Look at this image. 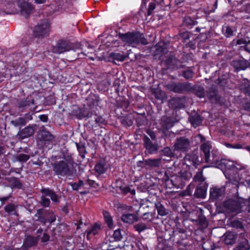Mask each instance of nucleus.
Instances as JSON below:
<instances>
[{
    "instance_id": "nucleus-1",
    "label": "nucleus",
    "mask_w": 250,
    "mask_h": 250,
    "mask_svg": "<svg viewBox=\"0 0 250 250\" xmlns=\"http://www.w3.org/2000/svg\"><path fill=\"white\" fill-rule=\"evenodd\" d=\"M74 163L71 159L60 161L53 165V170L61 176H72L76 174Z\"/></svg>"
},
{
    "instance_id": "nucleus-2",
    "label": "nucleus",
    "mask_w": 250,
    "mask_h": 250,
    "mask_svg": "<svg viewBox=\"0 0 250 250\" xmlns=\"http://www.w3.org/2000/svg\"><path fill=\"white\" fill-rule=\"evenodd\" d=\"M119 38L125 44L132 47H136L141 43L146 45L148 43L144 36L138 32H127L125 34L119 33Z\"/></svg>"
},
{
    "instance_id": "nucleus-3",
    "label": "nucleus",
    "mask_w": 250,
    "mask_h": 250,
    "mask_svg": "<svg viewBox=\"0 0 250 250\" xmlns=\"http://www.w3.org/2000/svg\"><path fill=\"white\" fill-rule=\"evenodd\" d=\"M247 202V199L242 198H237L236 199H229L225 201L223 204V207L225 212L233 216L241 212L243 204Z\"/></svg>"
},
{
    "instance_id": "nucleus-4",
    "label": "nucleus",
    "mask_w": 250,
    "mask_h": 250,
    "mask_svg": "<svg viewBox=\"0 0 250 250\" xmlns=\"http://www.w3.org/2000/svg\"><path fill=\"white\" fill-rule=\"evenodd\" d=\"M81 49V44L80 43H72L66 41H61L53 49V52L61 54L69 50L76 52Z\"/></svg>"
},
{
    "instance_id": "nucleus-5",
    "label": "nucleus",
    "mask_w": 250,
    "mask_h": 250,
    "mask_svg": "<svg viewBox=\"0 0 250 250\" xmlns=\"http://www.w3.org/2000/svg\"><path fill=\"white\" fill-rule=\"evenodd\" d=\"M35 216L37 220L44 225L46 222L52 223L56 219V215L52 210H46L44 209H39L37 210Z\"/></svg>"
},
{
    "instance_id": "nucleus-6",
    "label": "nucleus",
    "mask_w": 250,
    "mask_h": 250,
    "mask_svg": "<svg viewBox=\"0 0 250 250\" xmlns=\"http://www.w3.org/2000/svg\"><path fill=\"white\" fill-rule=\"evenodd\" d=\"M211 149V146L209 142H207L204 143V157L205 162L208 164V165L204 166V168L209 167H215L216 164L217 160L215 159L214 154L212 153L211 156L210 155Z\"/></svg>"
},
{
    "instance_id": "nucleus-7",
    "label": "nucleus",
    "mask_w": 250,
    "mask_h": 250,
    "mask_svg": "<svg viewBox=\"0 0 250 250\" xmlns=\"http://www.w3.org/2000/svg\"><path fill=\"white\" fill-rule=\"evenodd\" d=\"M165 87L167 89L176 93H183L189 91L191 89L190 85L187 83H171L166 84Z\"/></svg>"
},
{
    "instance_id": "nucleus-8",
    "label": "nucleus",
    "mask_w": 250,
    "mask_h": 250,
    "mask_svg": "<svg viewBox=\"0 0 250 250\" xmlns=\"http://www.w3.org/2000/svg\"><path fill=\"white\" fill-rule=\"evenodd\" d=\"M207 96L212 103L220 105H223L225 104L224 98L218 94L217 89L215 85H212L209 90L207 91Z\"/></svg>"
},
{
    "instance_id": "nucleus-9",
    "label": "nucleus",
    "mask_w": 250,
    "mask_h": 250,
    "mask_svg": "<svg viewBox=\"0 0 250 250\" xmlns=\"http://www.w3.org/2000/svg\"><path fill=\"white\" fill-rule=\"evenodd\" d=\"M49 24L47 21L37 25L34 30V34L36 37H43L48 34L49 32Z\"/></svg>"
},
{
    "instance_id": "nucleus-10",
    "label": "nucleus",
    "mask_w": 250,
    "mask_h": 250,
    "mask_svg": "<svg viewBox=\"0 0 250 250\" xmlns=\"http://www.w3.org/2000/svg\"><path fill=\"white\" fill-rule=\"evenodd\" d=\"M190 141L185 137H180L177 139L174 145V149L182 152L187 151L189 147Z\"/></svg>"
},
{
    "instance_id": "nucleus-11",
    "label": "nucleus",
    "mask_w": 250,
    "mask_h": 250,
    "mask_svg": "<svg viewBox=\"0 0 250 250\" xmlns=\"http://www.w3.org/2000/svg\"><path fill=\"white\" fill-rule=\"evenodd\" d=\"M18 107L21 111L28 110L33 111L36 109L34 100L28 98L20 101L18 104Z\"/></svg>"
},
{
    "instance_id": "nucleus-12",
    "label": "nucleus",
    "mask_w": 250,
    "mask_h": 250,
    "mask_svg": "<svg viewBox=\"0 0 250 250\" xmlns=\"http://www.w3.org/2000/svg\"><path fill=\"white\" fill-rule=\"evenodd\" d=\"M231 65L236 71L244 70L250 65V62L243 59L233 60L231 62Z\"/></svg>"
},
{
    "instance_id": "nucleus-13",
    "label": "nucleus",
    "mask_w": 250,
    "mask_h": 250,
    "mask_svg": "<svg viewBox=\"0 0 250 250\" xmlns=\"http://www.w3.org/2000/svg\"><path fill=\"white\" fill-rule=\"evenodd\" d=\"M18 5L20 8L21 14L25 17H28L32 12L33 7L32 5L24 1L20 0Z\"/></svg>"
},
{
    "instance_id": "nucleus-14",
    "label": "nucleus",
    "mask_w": 250,
    "mask_h": 250,
    "mask_svg": "<svg viewBox=\"0 0 250 250\" xmlns=\"http://www.w3.org/2000/svg\"><path fill=\"white\" fill-rule=\"evenodd\" d=\"M34 132V128L31 126H28L19 131L17 138L19 140H22L32 136Z\"/></svg>"
},
{
    "instance_id": "nucleus-15",
    "label": "nucleus",
    "mask_w": 250,
    "mask_h": 250,
    "mask_svg": "<svg viewBox=\"0 0 250 250\" xmlns=\"http://www.w3.org/2000/svg\"><path fill=\"white\" fill-rule=\"evenodd\" d=\"M38 138L41 141L44 142L51 141L54 139L53 135L51 134L50 132L44 128V127L41 128L38 133Z\"/></svg>"
},
{
    "instance_id": "nucleus-16",
    "label": "nucleus",
    "mask_w": 250,
    "mask_h": 250,
    "mask_svg": "<svg viewBox=\"0 0 250 250\" xmlns=\"http://www.w3.org/2000/svg\"><path fill=\"white\" fill-rule=\"evenodd\" d=\"M237 234L232 232H227L223 236V241L228 245H232L236 243Z\"/></svg>"
},
{
    "instance_id": "nucleus-17",
    "label": "nucleus",
    "mask_w": 250,
    "mask_h": 250,
    "mask_svg": "<svg viewBox=\"0 0 250 250\" xmlns=\"http://www.w3.org/2000/svg\"><path fill=\"white\" fill-rule=\"evenodd\" d=\"M162 160L161 158L158 159H148L144 161L145 166L148 167L154 168L159 167L162 166Z\"/></svg>"
},
{
    "instance_id": "nucleus-18",
    "label": "nucleus",
    "mask_w": 250,
    "mask_h": 250,
    "mask_svg": "<svg viewBox=\"0 0 250 250\" xmlns=\"http://www.w3.org/2000/svg\"><path fill=\"white\" fill-rule=\"evenodd\" d=\"M170 106L174 109L181 108L185 106L184 98H173L169 101Z\"/></svg>"
},
{
    "instance_id": "nucleus-19",
    "label": "nucleus",
    "mask_w": 250,
    "mask_h": 250,
    "mask_svg": "<svg viewBox=\"0 0 250 250\" xmlns=\"http://www.w3.org/2000/svg\"><path fill=\"white\" fill-rule=\"evenodd\" d=\"M158 242L156 250H173L172 247L169 245L168 241L163 238L159 237Z\"/></svg>"
},
{
    "instance_id": "nucleus-20",
    "label": "nucleus",
    "mask_w": 250,
    "mask_h": 250,
    "mask_svg": "<svg viewBox=\"0 0 250 250\" xmlns=\"http://www.w3.org/2000/svg\"><path fill=\"white\" fill-rule=\"evenodd\" d=\"M162 129L163 131L167 130L173 126L174 122L172 118L164 116L160 121Z\"/></svg>"
},
{
    "instance_id": "nucleus-21",
    "label": "nucleus",
    "mask_w": 250,
    "mask_h": 250,
    "mask_svg": "<svg viewBox=\"0 0 250 250\" xmlns=\"http://www.w3.org/2000/svg\"><path fill=\"white\" fill-rule=\"evenodd\" d=\"M166 63L169 68L179 69L183 67L181 62L173 57H170L166 60Z\"/></svg>"
},
{
    "instance_id": "nucleus-22",
    "label": "nucleus",
    "mask_w": 250,
    "mask_h": 250,
    "mask_svg": "<svg viewBox=\"0 0 250 250\" xmlns=\"http://www.w3.org/2000/svg\"><path fill=\"white\" fill-rule=\"evenodd\" d=\"M225 188H213L210 189V196L211 199H217L225 194Z\"/></svg>"
},
{
    "instance_id": "nucleus-23",
    "label": "nucleus",
    "mask_w": 250,
    "mask_h": 250,
    "mask_svg": "<svg viewBox=\"0 0 250 250\" xmlns=\"http://www.w3.org/2000/svg\"><path fill=\"white\" fill-rule=\"evenodd\" d=\"M87 104L91 109H94L99 105V97L95 94H91L87 99Z\"/></svg>"
},
{
    "instance_id": "nucleus-24",
    "label": "nucleus",
    "mask_w": 250,
    "mask_h": 250,
    "mask_svg": "<svg viewBox=\"0 0 250 250\" xmlns=\"http://www.w3.org/2000/svg\"><path fill=\"white\" fill-rule=\"evenodd\" d=\"M101 230L100 224L95 223L94 225L89 228H88L86 232L87 233V238L90 239L91 237L97 234Z\"/></svg>"
},
{
    "instance_id": "nucleus-25",
    "label": "nucleus",
    "mask_w": 250,
    "mask_h": 250,
    "mask_svg": "<svg viewBox=\"0 0 250 250\" xmlns=\"http://www.w3.org/2000/svg\"><path fill=\"white\" fill-rule=\"evenodd\" d=\"M250 249V245L248 240L247 238H242L233 250H249Z\"/></svg>"
},
{
    "instance_id": "nucleus-26",
    "label": "nucleus",
    "mask_w": 250,
    "mask_h": 250,
    "mask_svg": "<svg viewBox=\"0 0 250 250\" xmlns=\"http://www.w3.org/2000/svg\"><path fill=\"white\" fill-rule=\"evenodd\" d=\"M38 243V240L36 238L33 237L31 236H28L25 238L23 244V248H29L35 246Z\"/></svg>"
},
{
    "instance_id": "nucleus-27",
    "label": "nucleus",
    "mask_w": 250,
    "mask_h": 250,
    "mask_svg": "<svg viewBox=\"0 0 250 250\" xmlns=\"http://www.w3.org/2000/svg\"><path fill=\"white\" fill-rule=\"evenodd\" d=\"M122 235L121 234V231L119 230H116L114 231V233L112 236L109 237L108 238H106V243L109 242H112V244H116V242L122 239Z\"/></svg>"
},
{
    "instance_id": "nucleus-28",
    "label": "nucleus",
    "mask_w": 250,
    "mask_h": 250,
    "mask_svg": "<svg viewBox=\"0 0 250 250\" xmlns=\"http://www.w3.org/2000/svg\"><path fill=\"white\" fill-rule=\"evenodd\" d=\"M238 88L241 93H243L246 96L250 97V83L246 82L242 83L239 84Z\"/></svg>"
},
{
    "instance_id": "nucleus-29",
    "label": "nucleus",
    "mask_w": 250,
    "mask_h": 250,
    "mask_svg": "<svg viewBox=\"0 0 250 250\" xmlns=\"http://www.w3.org/2000/svg\"><path fill=\"white\" fill-rule=\"evenodd\" d=\"M231 161L225 159H222L220 161L217 160L215 167H219L222 169L229 168V167L231 166Z\"/></svg>"
},
{
    "instance_id": "nucleus-30",
    "label": "nucleus",
    "mask_w": 250,
    "mask_h": 250,
    "mask_svg": "<svg viewBox=\"0 0 250 250\" xmlns=\"http://www.w3.org/2000/svg\"><path fill=\"white\" fill-rule=\"evenodd\" d=\"M6 180L13 188H21L22 187L21 183L17 178L14 177H8L6 178Z\"/></svg>"
},
{
    "instance_id": "nucleus-31",
    "label": "nucleus",
    "mask_w": 250,
    "mask_h": 250,
    "mask_svg": "<svg viewBox=\"0 0 250 250\" xmlns=\"http://www.w3.org/2000/svg\"><path fill=\"white\" fill-rule=\"evenodd\" d=\"M121 219L124 222L128 224H132L137 220L136 216L131 213L123 214Z\"/></svg>"
},
{
    "instance_id": "nucleus-32",
    "label": "nucleus",
    "mask_w": 250,
    "mask_h": 250,
    "mask_svg": "<svg viewBox=\"0 0 250 250\" xmlns=\"http://www.w3.org/2000/svg\"><path fill=\"white\" fill-rule=\"evenodd\" d=\"M152 93L155 97L158 100L163 101L167 99L166 93L159 89H153Z\"/></svg>"
},
{
    "instance_id": "nucleus-33",
    "label": "nucleus",
    "mask_w": 250,
    "mask_h": 250,
    "mask_svg": "<svg viewBox=\"0 0 250 250\" xmlns=\"http://www.w3.org/2000/svg\"><path fill=\"white\" fill-rule=\"evenodd\" d=\"M30 156L29 155L21 153L20 154L13 156V161H18L21 163H24L28 160Z\"/></svg>"
},
{
    "instance_id": "nucleus-34",
    "label": "nucleus",
    "mask_w": 250,
    "mask_h": 250,
    "mask_svg": "<svg viewBox=\"0 0 250 250\" xmlns=\"http://www.w3.org/2000/svg\"><path fill=\"white\" fill-rule=\"evenodd\" d=\"M42 192L44 193L45 196L50 197L53 202H58V196L53 191L48 189H42Z\"/></svg>"
},
{
    "instance_id": "nucleus-35",
    "label": "nucleus",
    "mask_w": 250,
    "mask_h": 250,
    "mask_svg": "<svg viewBox=\"0 0 250 250\" xmlns=\"http://www.w3.org/2000/svg\"><path fill=\"white\" fill-rule=\"evenodd\" d=\"M155 206L159 215L163 216L168 214V211L160 202L156 203Z\"/></svg>"
},
{
    "instance_id": "nucleus-36",
    "label": "nucleus",
    "mask_w": 250,
    "mask_h": 250,
    "mask_svg": "<svg viewBox=\"0 0 250 250\" xmlns=\"http://www.w3.org/2000/svg\"><path fill=\"white\" fill-rule=\"evenodd\" d=\"M103 214L105 222L109 228H112L113 226L112 217L108 212L105 210L103 211Z\"/></svg>"
},
{
    "instance_id": "nucleus-37",
    "label": "nucleus",
    "mask_w": 250,
    "mask_h": 250,
    "mask_svg": "<svg viewBox=\"0 0 250 250\" xmlns=\"http://www.w3.org/2000/svg\"><path fill=\"white\" fill-rule=\"evenodd\" d=\"M109 57L114 60L121 62L124 61L126 58V56L125 55L118 53H111L109 55Z\"/></svg>"
},
{
    "instance_id": "nucleus-38",
    "label": "nucleus",
    "mask_w": 250,
    "mask_h": 250,
    "mask_svg": "<svg viewBox=\"0 0 250 250\" xmlns=\"http://www.w3.org/2000/svg\"><path fill=\"white\" fill-rule=\"evenodd\" d=\"M95 171L99 174H101L105 172L106 170V167L105 164L103 162H100L97 163L95 167Z\"/></svg>"
},
{
    "instance_id": "nucleus-39",
    "label": "nucleus",
    "mask_w": 250,
    "mask_h": 250,
    "mask_svg": "<svg viewBox=\"0 0 250 250\" xmlns=\"http://www.w3.org/2000/svg\"><path fill=\"white\" fill-rule=\"evenodd\" d=\"M194 196L197 198H203V185L199 183L196 188Z\"/></svg>"
},
{
    "instance_id": "nucleus-40",
    "label": "nucleus",
    "mask_w": 250,
    "mask_h": 250,
    "mask_svg": "<svg viewBox=\"0 0 250 250\" xmlns=\"http://www.w3.org/2000/svg\"><path fill=\"white\" fill-rule=\"evenodd\" d=\"M17 206L13 204H8L4 207L5 211L9 214H16Z\"/></svg>"
},
{
    "instance_id": "nucleus-41",
    "label": "nucleus",
    "mask_w": 250,
    "mask_h": 250,
    "mask_svg": "<svg viewBox=\"0 0 250 250\" xmlns=\"http://www.w3.org/2000/svg\"><path fill=\"white\" fill-rule=\"evenodd\" d=\"M135 229L140 233L148 229L147 225L144 223H139L134 226Z\"/></svg>"
},
{
    "instance_id": "nucleus-42",
    "label": "nucleus",
    "mask_w": 250,
    "mask_h": 250,
    "mask_svg": "<svg viewBox=\"0 0 250 250\" xmlns=\"http://www.w3.org/2000/svg\"><path fill=\"white\" fill-rule=\"evenodd\" d=\"M230 226L236 229L244 230V226L241 222L238 220H234L230 222Z\"/></svg>"
},
{
    "instance_id": "nucleus-43",
    "label": "nucleus",
    "mask_w": 250,
    "mask_h": 250,
    "mask_svg": "<svg viewBox=\"0 0 250 250\" xmlns=\"http://www.w3.org/2000/svg\"><path fill=\"white\" fill-rule=\"evenodd\" d=\"M196 21L189 16L185 17L183 21V24L187 26H191L192 25H194Z\"/></svg>"
},
{
    "instance_id": "nucleus-44",
    "label": "nucleus",
    "mask_w": 250,
    "mask_h": 250,
    "mask_svg": "<svg viewBox=\"0 0 250 250\" xmlns=\"http://www.w3.org/2000/svg\"><path fill=\"white\" fill-rule=\"evenodd\" d=\"M204 250H214L215 249L214 243L208 239L204 241Z\"/></svg>"
},
{
    "instance_id": "nucleus-45",
    "label": "nucleus",
    "mask_w": 250,
    "mask_h": 250,
    "mask_svg": "<svg viewBox=\"0 0 250 250\" xmlns=\"http://www.w3.org/2000/svg\"><path fill=\"white\" fill-rule=\"evenodd\" d=\"M190 122L194 127H196L201 124L202 120L198 116H193L191 118Z\"/></svg>"
},
{
    "instance_id": "nucleus-46",
    "label": "nucleus",
    "mask_w": 250,
    "mask_h": 250,
    "mask_svg": "<svg viewBox=\"0 0 250 250\" xmlns=\"http://www.w3.org/2000/svg\"><path fill=\"white\" fill-rule=\"evenodd\" d=\"M77 146L80 155L83 159L86 152L85 146L82 144H77Z\"/></svg>"
},
{
    "instance_id": "nucleus-47",
    "label": "nucleus",
    "mask_w": 250,
    "mask_h": 250,
    "mask_svg": "<svg viewBox=\"0 0 250 250\" xmlns=\"http://www.w3.org/2000/svg\"><path fill=\"white\" fill-rule=\"evenodd\" d=\"M119 188L121 192L124 194H126L129 192H130L132 195H134L135 194V190L131 189L128 187H120Z\"/></svg>"
},
{
    "instance_id": "nucleus-48",
    "label": "nucleus",
    "mask_w": 250,
    "mask_h": 250,
    "mask_svg": "<svg viewBox=\"0 0 250 250\" xmlns=\"http://www.w3.org/2000/svg\"><path fill=\"white\" fill-rule=\"evenodd\" d=\"M155 218V213L153 212H146L143 215V219L151 221Z\"/></svg>"
},
{
    "instance_id": "nucleus-49",
    "label": "nucleus",
    "mask_w": 250,
    "mask_h": 250,
    "mask_svg": "<svg viewBox=\"0 0 250 250\" xmlns=\"http://www.w3.org/2000/svg\"><path fill=\"white\" fill-rule=\"evenodd\" d=\"M194 181L195 182H200V183H202V182L203 181L202 170L196 173L194 177Z\"/></svg>"
},
{
    "instance_id": "nucleus-50",
    "label": "nucleus",
    "mask_w": 250,
    "mask_h": 250,
    "mask_svg": "<svg viewBox=\"0 0 250 250\" xmlns=\"http://www.w3.org/2000/svg\"><path fill=\"white\" fill-rule=\"evenodd\" d=\"M146 149L148 150L150 153H153L156 152L158 150L157 146L153 144L147 146Z\"/></svg>"
},
{
    "instance_id": "nucleus-51",
    "label": "nucleus",
    "mask_w": 250,
    "mask_h": 250,
    "mask_svg": "<svg viewBox=\"0 0 250 250\" xmlns=\"http://www.w3.org/2000/svg\"><path fill=\"white\" fill-rule=\"evenodd\" d=\"M162 153L164 155L168 156V157H172L173 155V153L171 149L168 147H166L162 150Z\"/></svg>"
},
{
    "instance_id": "nucleus-52",
    "label": "nucleus",
    "mask_w": 250,
    "mask_h": 250,
    "mask_svg": "<svg viewBox=\"0 0 250 250\" xmlns=\"http://www.w3.org/2000/svg\"><path fill=\"white\" fill-rule=\"evenodd\" d=\"M71 186L74 190H78L83 185V182L82 180H80L78 183H71Z\"/></svg>"
},
{
    "instance_id": "nucleus-53",
    "label": "nucleus",
    "mask_w": 250,
    "mask_h": 250,
    "mask_svg": "<svg viewBox=\"0 0 250 250\" xmlns=\"http://www.w3.org/2000/svg\"><path fill=\"white\" fill-rule=\"evenodd\" d=\"M50 203V202L48 198H46L45 196L42 197L40 203L42 206L47 207L49 206Z\"/></svg>"
},
{
    "instance_id": "nucleus-54",
    "label": "nucleus",
    "mask_w": 250,
    "mask_h": 250,
    "mask_svg": "<svg viewBox=\"0 0 250 250\" xmlns=\"http://www.w3.org/2000/svg\"><path fill=\"white\" fill-rule=\"evenodd\" d=\"M179 174L181 178H182L184 180H188L190 179L192 176L191 173L188 172L187 171H185L183 172H180L179 173Z\"/></svg>"
},
{
    "instance_id": "nucleus-55",
    "label": "nucleus",
    "mask_w": 250,
    "mask_h": 250,
    "mask_svg": "<svg viewBox=\"0 0 250 250\" xmlns=\"http://www.w3.org/2000/svg\"><path fill=\"white\" fill-rule=\"evenodd\" d=\"M156 6L154 3H150L148 5V7L147 11V15L150 16L151 15L153 10L155 9Z\"/></svg>"
},
{
    "instance_id": "nucleus-56",
    "label": "nucleus",
    "mask_w": 250,
    "mask_h": 250,
    "mask_svg": "<svg viewBox=\"0 0 250 250\" xmlns=\"http://www.w3.org/2000/svg\"><path fill=\"white\" fill-rule=\"evenodd\" d=\"M193 72L191 69H188L183 72V76L186 79H189L193 77Z\"/></svg>"
},
{
    "instance_id": "nucleus-57",
    "label": "nucleus",
    "mask_w": 250,
    "mask_h": 250,
    "mask_svg": "<svg viewBox=\"0 0 250 250\" xmlns=\"http://www.w3.org/2000/svg\"><path fill=\"white\" fill-rule=\"evenodd\" d=\"M223 30L225 31V33L228 37L232 35L233 34V31L229 26H226L223 28Z\"/></svg>"
},
{
    "instance_id": "nucleus-58",
    "label": "nucleus",
    "mask_w": 250,
    "mask_h": 250,
    "mask_svg": "<svg viewBox=\"0 0 250 250\" xmlns=\"http://www.w3.org/2000/svg\"><path fill=\"white\" fill-rule=\"evenodd\" d=\"M204 233H207L208 236H209V235L211 234V230L210 229H205V227H207L208 226V223L206 220V218L204 217Z\"/></svg>"
},
{
    "instance_id": "nucleus-59",
    "label": "nucleus",
    "mask_w": 250,
    "mask_h": 250,
    "mask_svg": "<svg viewBox=\"0 0 250 250\" xmlns=\"http://www.w3.org/2000/svg\"><path fill=\"white\" fill-rule=\"evenodd\" d=\"M143 140L144 142V146L145 147L152 144L149 138L146 135L144 136Z\"/></svg>"
},
{
    "instance_id": "nucleus-60",
    "label": "nucleus",
    "mask_w": 250,
    "mask_h": 250,
    "mask_svg": "<svg viewBox=\"0 0 250 250\" xmlns=\"http://www.w3.org/2000/svg\"><path fill=\"white\" fill-rule=\"evenodd\" d=\"M94 119L96 123L99 125L102 123H103L104 122V119L101 116H97L96 115L94 117Z\"/></svg>"
},
{
    "instance_id": "nucleus-61",
    "label": "nucleus",
    "mask_w": 250,
    "mask_h": 250,
    "mask_svg": "<svg viewBox=\"0 0 250 250\" xmlns=\"http://www.w3.org/2000/svg\"><path fill=\"white\" fill-rule=\"evenodd\" d=\"M180 37L184 40H188L189 38V33L187 32H183L180 34Z\"/></svg>"
},
{
    "instance_id": "nucleus-62",
    "label": "nucleus",
    "mask_w": 250,
    "mask_h": 250,
    "mask_svg": "<svg viewBox=\"0 0 250 250\" xmlns=\"http://www.w3.org/2000/svg\"><path fill=\"white\" fill-rule=\"evenodd\" d=\"M195 94L198 97L200 98H202L203 97V90L201 88L200 89H196L195 90Z\"/></svg>"
},
{
    "instance_id": "nucleus-63",
    "label": "nucleus",
    "mask_w": 250,
    "mask_h": 250,
    "mask_svg": "<svg viewBox=\"0 0 250 250\" xmlns=\"http://www.w3.org/2000/svg\"><path fill=\"white\" fill-rule=\"evenodd\" d=\"M49 238L50 236L48 234L44 233L41 238L42 242L43 243L46 242L49 240Z\"/></svg>"
},
{
    "instance_id": "nucleus-64",
    "label": "nucleus",
    "mask_w": 250,
    "mask_h": 250,
    "mask_svg": "<svg viewBox=\"0 0 250 250\" xmlns=\"http://www.w3.org/2000/svg\"><path fill=\"white\" fill-rule=\"evenodd\" d=\"M243 107L245 110L250 112V102H246L243 104Z\"/></svg>"
}]
</instances>
